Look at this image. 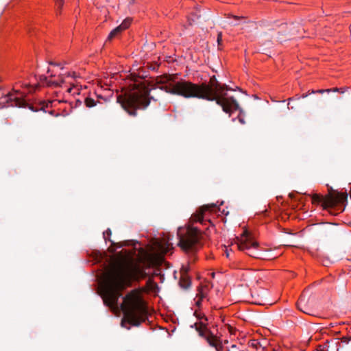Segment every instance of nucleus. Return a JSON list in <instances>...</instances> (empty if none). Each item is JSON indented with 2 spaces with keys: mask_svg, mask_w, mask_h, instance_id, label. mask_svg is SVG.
<instances>
[{
  "mask_svg": "<svg viewBox=\"0 0 351 351\" xmlns=\"http://www.w3.org/2000/svg\"><path fill=\"white\" fill-rule=\"evenodd\" d=\"M155 245H156L157 250L159 252H160L161 253H166L167 250L164 247L162 244H161L159 241H156Z\"/></svg>",
  "mask_w": 351,
  "mask_h": 351,
  "instance_id": "nucleus-17",
  "label": "nucleus"
},
{
  "mask_svg": "<svg viewBox=\"0 0 351 351\" xmlns=\"http://www.w3.org/2000/svg\"><path fill=\"white\" fill-rule=\"evenodd\" d=\"M222 42V32H219L217 34V43L219 45H221Z\"/></svg>",
  "mask_w": 351,
  "mask_h": 351,
  "instance_id": "nucleus-21",
  "label": "nucleus"
},
{
  "mask_svg": "<svg viewBox=\"0 0 351 351\" xmlns=\"http://www.w3.org/2000/svg\"><path fill=\"white\" fill-rule=\"evenodd\" d=\"M331 90L330 89H326V90H323V89H320V90H318L317 92V93H323L324 92H330Z\"/></svg>",
  "mask_w": 351,
  "mask_h": 351,
  "instance_id": "nucleus-26",
  "label": "nucleus"
},
{
  "mask_svg": "<svg viewBox=\"0 0 351 351\" xmlns=\"http://www.w3.org/2000/svg\"><path fill=\"white\" fill-rule=\"evenodd\" d=\"M330 90H331V91H334V92H339V91H340V89L338 88H334L330 89Z\"/></svg>",
  "mask_w": 351,
  "mask_h": 351,
  "instance_id": "nucleus-29",
  "label": "nucleus"
},
{
  "mask_svg": "<svg viewBox=\"0 0 351 351\" xmlns=\"http://www.w3.org/2000/svg\"><path fill=\"white\" fill-rule=\"evenodd\" d=\"M232 90L230 87H229L228 85L226 84H221V88H219V93H217V95L220 97L221 95L226 97H228L226 95V93H225V91H227V90Z\"/></svg>",
  "mask_w": 351,
  "mask_h": 351,
  "instance_id": "nucleus-15",
  "label": "nucleus"
},
{
  "mask_svg": "<svg viewBox=\"0 0 351 351\" xmlns=\"http://www.w3.org/2000/svg\"><path fill=\"white\" fill-rule=\"evenodd\" d=\"M139 263L130 262L127 264L113 265L105 272L103 285L104 303L114 309L120 308L123 313L121 326L128 323L138 326L147 319V308L143 302L134 293L123 297L121 291L131 284L132 280H138L146 276L145 268L155 267L162 261V258L154 252L142 250Z\"/></svg>",
  "mask_w": 351,
  "mask_h": 351,
  "instance_id": "nucleus-1",
  "label": "nucleus"
},
{
  "mask_svg": "<svg viewBox=\"0 0 351 351\" xmlns=\"http://www.w3.org/2000/svg\"><path fill=\"white\" fill-rule=\"evenodd\" d=\"M88 104H89V108L94 107L97 104L95 101L93 99H91V98H89Z\"/></svg>",
  "mask_w": 351,
  "mask_h": 351,
  "instance_id": "nucleus-22",
  "label": "nucleus"
},
{
  "mask_svg": "<svg viewBox=\"0 0 351 351\" xmlns=\"http://www.w3.org/2000/svg\"><path fill=\"white\" fill-rule=\"evenodd\" d=\"M189 268L185 266H182L180 269V275H188Z\"/></svg>",
  "mask_w": 351,
  "mask_h": 351,
  "instance_id": "nucleus-20",
  "label": "nucleus"
},
{
  "mask_svg": "<svg viewBox=\"0 0 351 351\" xmlns=\"http://www.w3.org/2000/svg\"><path fill=\"white\" fill-rule=\"evenodd\" d=\"M278 29L277 40L282 43L292 39L295 36L300 33L301 29V23L300 22L281 23L274 22Z\"/></svg>",
  "mask_w": 351,
  "mask_h": 351,
  "instance_id": "nucleus-5",
  "label": "nucleus"
},
{
  "mask_svg": "<svg viewBox=\"0 0 351 351\" xmlns=\"http://www.w3.org/2000/svg\"><path fill=\"white\" fill-rule=\"evenodd\" d=\"M194 17H195V19H191L192 22H195V21L196 19H199L200 18V15L195 14H194Z\"/></svg>",
  "mask_w": 351,
  "mask_h": 351,
  "instance_id": "nucleus-27",
  "label": "nucleus"
},
{
  "mask_svg": "<svg viewBox=\"0 0 351 351\" xmlns=\"http://www.w3.org/2000/svg\"><path fill=\"white\" fill-rule=\"evenodd\" d=\"M58 3L59 8H61L63 5L64 0H55Z\"/></svg>",
  "mask_w": 351,
  "mask_h": 351,
  "instance_id": "nucleus-25",
  "label": "nucleus"
},
{
  "mask_svg": "<svg viewBox=\"0 0 351 351\" xmlns=\"http://www.w3.org/2000/svg\"><path fill=\"white\" fill-rule=\"evenodd\" d=\"M50 71H51L50 69H48L47 71V73H50Z\"/></svg>",
  "mask_w": 351,
  "mask_h": 351,
  "instance_id": "nucleus-35",
  "label": "nucleus"
},
{
  "mask_svg": "<svg viewBox=\"0 0 351 351\" xmlns=\"http://www.w3.org/2000/svg\"><path fill=\"white\" fill-rule=\"evenodd\" d=\"M216 205L213 204L210 205H204L202 207H201L196 213L193 214L191 217L192 219L194 221H199L200 223H203L204 221V212L208 210L211 208H215Z\"/></svg>",
  "mask_w": 351,
  "mask_h": 351,
  "instance_id": "nucleus-11",
  "label": "nucleus"
},
{
  "mask_svg": "<svg viewBox=\"0 0 351 351\" xmlns=\"http://www.w3.org/2000/svg\"><path fill=\"white\" fill-rule=\"evenodd\" d=\"M201 237V232L197 228L189 227L187 228L186 234L180 237L178 245L185 251L196 250Z\"/></svg>",
  "mask_w": 351,
  "mask_h": 351,
  "instance_id": "nucleus-7",
  "label": "nucleus"
},
{
  "mask_svg": "<svg viewBox=\"0 0 351 351\" xmlns=\"http://www.w3.org/2000/svg\"><path fill=\"white\" fill-rule=\"evenodd\" d=\"M39 80H40V81L44 82L45 83H47V81H48L47 77L46 76H45V75H40L39 77Z\"/></svg>",
  "mask_w": 351,
  "mask_h": 351,
  "instance_id": "nucleus-23",
  "label": "nucleus"
},
{
  "mask_svg": "<svg viewBox=\"0 0 351 351\" xmlns=\"http://www.w3.org/2000/svg\"><path fill=\"white\" fill-rule=\"evenodd\" d=\"M179 284L181 287L187 289L191 286V280L188 275H180Z\"/></svg>",
  "mask_w": 351,
  "mask_h": 351,
  "instance_id": "nucleus-12",
  "label": "nucleus"
},
{
  "mask_svg": "<svg viewBox=\"0 0 351 351\" xmlns=\"http://www.w3.org/2000/svg\"><path fill=\"white\" fill-rule=\"evenodd\" d=\"M195 315L199 319H204L203 321L195 323L191 325V328H195V330L198 332L199 337L204 338L210 346L215 348L217 351H221L223 346L221 340L216 335H215L207 327L208 318L204 315L198 314L195 312Z\"/></svg>",
  "mask_w": 351,
  "mask_h": 351,
  "instance_id": "nucleus-4",
  "label": "nucleus"
},
{
  "mask_svg": "<svg viewBox=\"0 0 351 351\" xmlns=\"http://www.w3.org/2000/svg\"><path fill=\"white\" fill-rule=\"evenodd\" d=\"M200 304H201V299H199V300H197V301L196 302V304H197V306H199V305H200Z\"/></svg>",
  "mask_w": 351,
  "mask_h": 351,
  "instance_id": "nucleus-30",
  "label": "nucleus"
},
{
  "mask_svg": "<svg viewBox=\"0 0 351 351\" xmlns=\"http://www.w3.org/2000/svg\"><path fill=\"white\" fill-rule=\"evenodd\" d=\"M157 84H162L158 88L167 93L178 95L185 98L196 97L208 101H215L216 104L222 108L224 112L231 116L233 110H239V105L233 97H226L217 96L221 84L218 82L215 75L210 79L208 84L202 83L200 84L182 80L175 82L171 76H164Z\"/></svg>",
  "mask_w": 351,
  "mask_h": 351,
  "instance_id": "nucleus-2",
  "label": "nucleus"
},
{
  "mask_svg": "<svg viewBox=\"0 0 351 351\" xmlns=\"http://www.w3.org/2000/svg\"><path fill=\"white\" fill-rule=\"evenodd\" d=\"M151 99L153 97H149V90L143 87L126 93L124 96L119 95L117 100L130 116L135 117L137 109L146 108Z\"/></svg>",
  "mask_w": 351,
  "mask_h": 351,
  "instance_id": "nucleus-3",
  "label": "nucleus"
},
{
  "mask_svg": "<svg viewBox=\"0 0 351 351\" xmlns=\"http://www.w3.org/2000/svg\"><path fill=\"white\" fill-rule=\"evenodd\" d=\"M237 247L241 251L247 250V254L254 258H261V252L258 251V243L254 241L251 234L245 230L240 239H238Z\"/></svg>",
  "mask_w": 351,
  "mask_h": 351,
  "instance_id": "nucleus-6",
  "label": "nucleus"
},
{
  "mask_svg": "<svg viewBox=\"0 0 351 351\" xmlns=\"http://www.w3.org/2000/svg\"><path fill=\"white\" fill-rule=\"evenodd\" d=\"M19 90L14 91V93H10L8 95H5L3 102H0V108H3L6 107H18V108H25L27 107L33 112H37L38 110L34 109V108L27 104L24 99H22L17 96L19 94Z\"/></svg>",
  "mask_w": 351,
  "mask_h": 351,
  "instance_id": "nucleus-8",
  "label": "nucleus"
},
{
  "mask_svg": "<svg viewBox=\"0 0 351 351\" xmlns=\"http://www.w3.org/2000/svg\"><path fill=\"white\" fill-rule=\"evenodd\" d=\"M327 186L328 187L329 193L326 195L324 209L347 202L348 195L346 193L335 192L331 186L328 185Z\"/></svg>",
  "mask_w": 351,
  "mask_h": 351,
  "instance_id": "nucleus-9",
  "label": "nucleus"
},
{
  "mask_svg": "<svg viewBox=\"0 0 351 351\" xmlns=\"http://www.w3.org/2000/svg\"><path fill=\"white\" fill-rule=\"evenodd\" d=\"M111 234H112L111 230L108 228L106 232H104V237L105 240L106 241L108 240V241H111V240L110 239V237Z\"/></svg>",
  "mask_w": 351,
  "mask_h": 351,
  "instance_id": "nucleus-18",
  "label": "nucleus"
},
{
  "mask_svg": "<svg viewBox=\"0 0 351 351\" xmlns=\"http://www.w3.org/2000/svg\"><path fill=\"white\" fill-rule=\"evenodd\" d=\"M274 351H276V350H274Z\"/></svg>",
  "mask_w": 351,
  "mask_h": 351,
  "instance_id": "nucleus-38",
  "label": "nucleus"
},
{
  "mask_svg": "<svg viewBox=\"0 0 351 351\" xmlns=\"http://www.w3.org/2000/svg\"><path fill=\"white\" fill-rule=\"evenodd\" d=\"M84 104H85L86 106L88 107V97H86L84 98Z\"/></svg>",
  "mask_w": 351,
  "mask_h": 351,
  "instance_id": "nucleus-28",
  "label": "nucleus"
},
{
  "mask_svg": "<svg viewBox=\"0 0 351 351\" xmlns=\"http://www.w3.org/2000/svg\"><path fill=\"white\" fill-rule=\"evenodd\" d=\"M215 273H212V274H211L212 278H214V277H215Z\"/></svg>",
  "mask_w": 351,
  "mask_h": 351,
  "instance_id": "nucleus-31",
  "label": "nucleus"
},
{
  "mask_svg": "<svg viewBox=\"0 0 351 351\" xmlns=\"http://www.w3.org/2000/svg\"><path fill=\"white\" fill-rule=\"evenodd\" d=\"M226 256L229 257V252H226Z\"/></svg>",
  "mask_w": 351,
  "mask_h": 351,
  "instance_id": "nucleus-34",
  "label": "nucleus"
},
{
  "mask_svg": "<svg viewBox=\"0 0 351 351\" xmlns=\"http://www.w3.org/2000/svg\"><path fill=\"white\" fill-rule=\"evenodd\" d=\"M228 17H232V18H233V19H234L236 20H239V19H244L245 18L244 16H239L232 15V14H229Z\"/></svg>",
  "mask_w": 351,
  "mask_h": 351,
  "instance_id": "nucleus-24",
  "label": "nucleus"
},
{
  "mask_svg": "<svg viewBox=\"0 0 351 351\" xmlns=\"http://www.w3.org/2000/svg\"><path fill=\"white\" fill-rule=\"evenodd\" d=\"M98 97H99V98H101V99H103V97H103V96H101V95H98Z\"/></svg>",
  "mask_w": 351,
  "mask_h": 351,
  "instance_id": "nucleus-32",
  "label": "nucleus"
},
{
  "mask_svg": "<svg viewBox=\"0 0 351 351\" xmlns=\"http://www.w3.org/2000/svg\"><path fill=\"white\" fill-rule=\"evenodd\" d=\"M77 104H81V101L80 100H77Z\"/></svg>",
  "mask_w": 351,
  "mask_h": 351,
  "instance_id": "nucleus-36",
  "label": "nucleus"
},
{
  "mask_svg": "<svg viewBox=\"0 0 351 351\" xmlns=\"http://www.w3.org/2000/svg\"><path fill=\"white\" fill-rule=\"evenodd\" d=\"M130 25V19H125L122 23L112 29L108 37V40H112L120 34L123 30L126 29Z\"/></svg>",
  "mask_w": 351,
  "mask_h": 351,
  "instance_id": "nucleus-10",
  "label": "nucleus"
},
{
  "mask_svg": "<svg viewBox=\"0 0 351 351\" xmlns=\"http://www.w3.org/2000/svg\"><path fill=\"white\" fill-rule=\"evenodd\" d=\"M298 308L299 310H300L301 311L306 313V314H310V313L308 311V306H306V305L305 304V299L304 297H302L300 299V301L298 302Z\"/></svg>",
  "mask_w": 351,
  "mask_h": 351,
  "instance_id": "nucleus-13",
  "label": "nucleus"
},
{
  "mask_svg": "<svg viewBox=\"0 0 351 351\" xmlns=\"http://www.w3.org/2000/svg\"><path fill=\"white\" fill-rule=\"evenodd\" d=\"M232 330H233V329H232V327H230V332H232Z\"/></svg>",
  "mask_w": 351,
  "mask_h": 351,
  "instance_id": "nucleus-33",
  "label": "nucleus"
},
{
  "mask_svg": "<svg viewBox=\"0 0 351 351\" xmlns=\"http://www.w3.org/2000/svg\"><path fill=\"white\" fill-rule=\"evenodd\" d=\"M59 77L60 78V82H58V81H51V80H48L47 82L46 83L47 85L48 86H60V84L61 83H63L64 82V79L62 77V75H59Z\"/></svg>",
  "mask_w": 351,
  "mask_h": 351,
  "instance_id": "nucleus-16",
  "label": "nucleus"
},
{
  "mask_svg": "<svg viewBox=\"0 0 351 351\" xmlns=\"http://www.w3.org/2000/svg\"><path fill=\"white\" fill-rule=\"evenodd\" d=\"M325 199H326V196L325 197H323L320 195H318V194H313L312 195V202L313 204L315 203H317V204H319V203H322V206L324 208V201H325Z\"/></svg>",
  "mask_w": 351,
  "mask_h": 351,
  "instance_id": "nucleus-14",
  "label": "nucleus"
},
{
  "mask_svg": "<svg viewBox=\"0 0 351 351\" xmlns=\"http://www.w3.org/2000/svg\"><path fill=\"white\" fill-rule=\"evenodd\" d=\"M48 63L52 66H59V67H60L61 69H64L62 64L60 62H56L53 60H49V61H48Z\"/></svg>",
  "mask_w": 351,
  "mask_h": 351,
  "instance_id": "nucleus-19",
  "label": "nucleus"
},
{
  "mask_svg": "<svg viewBox=\"0 0 351 351\" xmlns=\"http://www.w3.org/2000/svg\"><path fill=\"white\" fill-rule=\"evenodd\" d=\"M340 92H341V93H343L345 91H344V90H340Z\"/></svg>",
  "mask_w": 351,
  "mask_h": 351,
  "instance_id": "nucleus-37",
  "label": "nucleus"
}]
</instances>
